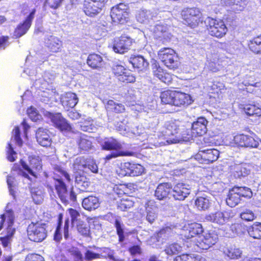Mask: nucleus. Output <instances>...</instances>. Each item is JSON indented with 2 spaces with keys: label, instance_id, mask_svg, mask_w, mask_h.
Instances as JSON below:
<instances>
[{
  "label": "nucleus",
  "instance_id": "obj_1",
  "mask_svg": "<svg viewBox=\"0 0 261 261\" xmlns=\"http://www.w3.org/2000/svg\"><path fill=\"white\" fill-rule=\"evenodd\" d=\"M181 123L179 121L173 120L167 122L165 124V129L163 130L164 139L167 144L179 143L181 141H188L191 140V136L187 132H180Z\"/></svg>",
  "mask_w": 261,
  "mask_h": 261
},
{
  "label": "nucleus",
  "instance_id": "obj_2",
  "mask_svg": "<svg viewBox=\"0 0 261 261\" xmlns=\"http://www.w3.org/2000/svg\"><path fill=\"white\" fill-rule=\"evenodd\" d=\"M0 219V230L3 228L4 223L6 220H7L8 224L7 234L4 237L0 238L3 246L6 247L8 246L11 240V238L15 232V228L12 227L14 220L13 212L11 210H6L5 213L1 215Z\"/></svg>",
  "mask_w": 261,
  "mask_h": 261
},
{
  "label": "nucleus",
  "instance_id": "obj_3",
  "mask_svg": "<svg viewBox=\"0 0 261 261\" xmlns=\"http://www.w3.org/2000/svg\"><path fill=\"white\" fill-rule=\"evenodd\" d=\"M102 148L105 150H112L110 154L106 155L105 160L109 161L118 156H133L134 152L121 151L122 145L117 140L111 138L105 141L102 144Z\"/></svg>",
  "mask_w": 261,
  "mask_h": 261
},
{
  "label": "nucleus",
  "instance_id": "obj_4",
  "mask_svg": "<svg viewBox=\"0 0 261 261\" xmlns=\"http://www.w3.org/2000/svg\"><path fill=\"white\" fill-rule=\"evenodd\" d=\"M158 56L164 65L170 69L175 70L180 65L177 55L171 48L161 49L158 52Z\"/></svg>",
  "mask_w": 261,
  "mask_h": 261
},
{
  "label": "nucleus",
  "instance_id": "obj_5",
  "mask_svg": "<svg viewBox=\"0 0 261 261\" xmlns=\"http://www.w3.org/2000/svg\"><path fill=\"white\" fill-rule=\"evenodd\" d=\"M27 233L29 239L35 242H40L47 236L46 224L43 223H31L27 228Z\"/></svg>",
  "mask_w": 261,
  "mask_h": 261
},
{
  "label": "nucleus",
  "instance_id": "obj_6",
  "mask_svg": "<svg viewBox=\"0 0 261 261\" xmlns=\"http://www.w3.org/2000/svg\"><path fill=\"white\" fill-rule=\"evenodd\" d=\"M80 160L76 159L73 163V169L79 170L75 172L74 178L76 186L82 191H85L89 187L90 182L84 172V165H81Z\"/></svg>",
  "mask_w": 261,
  "mask_h": 261
},
{
  "label": "nucleus",
  "instance_id": "obj_7",
  "mask_svg": "<svg viewBox=\"0 0 261 261\" xmlns=\"http://www.w3.org/2000/svg\"><path fill=\"white\" fill-rule=\"evenodd\" d=\"M205 23L207 24V30L211 36L221 38L226 34L227 31L225 24L222 20L208 17L205 20Z\"/></svg>",
  "mask_w": 261,
  "mask_h": 261
},
{
  "label": "nucleus",
  "instance_id": "obj_8",
  "mask_svg": "<svg viewBox=\"0 0 261 261\" xmlns=\"http://www.w3.org/2000/svg\"><path fill=\"white\" fill-rule=\"evenodd\" d=\"M110 15L113 22L123 24L128 19V7L123 3H120L112 7Z\"/></svg>",
  "mask_w": 261,
  "mask_h": 261
},
{
  "label": "nucleus",
  "instance_id": "obj_9",
  "mask_svg": "<svg viewBox=\"0 0 261 261\" xmlns=\"http://www.w3.org/2000/svg\"><path fill=\"white\" fill-rule=\"evenodd\" d=\"M182 15L186 22L192 28L195 27L203 21L202 13L197 8H187L182 11Z\"/></svg>",
  "mask_w": 261,
  "mask_h": 261
},
{
  "label": "nucleus",
  "instance_id": "obj_10",
  "mask_svg": "<svg viewBox=\"0 0 261 261\" xmlns=\"http://www.w3.org/2000/svg\"><path fill=\"white\" fill-rule=\"evenodd\" d=\"M233 216L234 214L231 210H227L211 213L205 216V219L215 224L222 225Z\"/></svg>",
  "mask_w": 261,
  "mask_h": 261
},
{
  "label": "nucleus",
  "instance_id": "obj_11",
  "mask_svg": "<svg viewBox=\"0 0 261 261\" xmlns=\"http://www.w3.org/2000/svg\"><path fill=\"white\" fill-rule=\"evenodd\" d=\"M233 141L238 145L241 147L256 148L261 149V141L255 139L249 135H238L234 137Z\"/></svg>",
  "mask_w": 261,
  "mask_h": 261
},
{
  "label": "nucleus",
  "instance_id": "obj_12",
  "mask_svg": "<svg viewBox=\"0 0 261 261\" xmlns=\"http://www.w3.org/2000/svg\"><path fill=\"white\" fill-rule=\"evenodd\" d=\"M218 238L214 232L205 233L203 235L198 236L196 238L195 244L200 249L207 250L215 245Z\"/></svg>",
  "mask_w": 261,
  "mask_h": 261
},
{
  "label": "nucleus",
  "instance_id": "obj_13",
  "mask_svg": "<svg viewBox=\"0 0 261 261\" xmlns=\"http://www.w3.org/2000/svg\"><path fill=\"white\" fill-rule=\"evenodd\" d=\"M219 151L216 149H206L200 150L195 159L200 163L208 164L217 160Z\"/></svg>",
  "mask_w": 261,
  "mask_h": 261
},
{
  "label": "nucleus",
  "instance_id": "obj_14",
  "mask_svg": "<svg viewBox=\"0 0 261 261\" xmlns=\"http://www.w3.org/2000/svg\"><path fill=\"white\" fill-rule=\"evenodd\" d=\"M47 117H49L55 126L61 131L69 132L71 130V126L68 123L67 121L64 118L61 114L60 113H52L46 112L45 114Z\"/></svg>",
  "mask_w": 261,
  "mask_h": 261
},
{
  "label": "nucleus",
  "instance_id": "obj_15",
  "mask_svg": "<svg viewBox=\"0 0 261 261\" xmlns=\"http://www.w3.org/2000/svg\"><path fill=\"white\" fill-rule=\"evenodd\" d=\"M29 166L22 161H20V164L24 170L28 172V173L36 177V172L39 171L42 169L41 161L38 156H30Z\"/></svg>",
  "mask_w": 261,
  "mask_h": 261
},
{
  "label": "nucleus",
  "instance_id": "obj_16",
  "mask_svg": "<svg viewBox=\"0 0 261 261\" xmlns=\"http://www.w3.org/2000/svg\"><path fill=\"white\" fill-rule=\"evenodd\" d=\"M191 193L189 185L178 183L171 189V196L175 200H184Z\"/></svg>",
  "mask_w": 261,
  "mask_h": 261
},
{
  "label": "nucleus",
  "instance_id": "obj_17",
  "mask_svg": "<svg viewBox=\"0 0 261 261\" xmlns=\"http://www.w3.org/2000/svg\"><path fill=\"white\" fill-rule=\"evenodd\" d=\"M208 121L204 117H199L197 119V121L194 122L192 125V129L191 130H189L187 133L189 134L190 132H191V134L189 135L191 136V139L193 137L201 136L205 134L207 132L206 125Z\"/></svg>",
  "mask_w": 261,
  "mask_h": 261
},
{
  "label": "nucleus",
  "instance_id": "obj_18",
  "mask_svg": "<svg viewBox=\"0 0 261 261\" xmlns=\"http://www.w3.org/2000/svg\"><path fill=\"white\" fill-rule=\"evenodd\" d=\"M113 70L117 76L118 80L122 82L134 83L136 81V77L132 72L125 69L122 65H115L113 68Z\"/></svg>",
  "mask_w": 261,
  "mask_h": 261
},
{
  "label": "nucleus",
  "instance_id": "obj_19",
  "mask_svg": "<svg viewBox=\"0 0 261 261\" xmlns=\"http://www.w3.org/2000/svg\"><path fill=\"white\" fill-rule=\"evenodd\" d=\"M203 232L201 224L192 223L185 225L182 229L181 235L187 239L200 236Z\"/></svg>",
  "mask_w": 261,
  "mask_h": 261
},
{
  "label": "nucleus",
  "instance_id": "obj_20",
  "mask_svg": "<svg viewBox=\"0 0 261 261\" xmlns=\"http://www.w3.org/2000/svg\"><path fill=\"white\" fill-rule=\"evenodd\" d=\"M132 44V40L127 36H121L115 39L113 45V50L117 53L123 54L126 52Z\"/></svg>",
  "mask_w": 261,
  "mask_h": 261
},
{
  "label": "nucleus",
  "instance_id": "obj_21",
  "mask_svg": "<svg viewBox=\"0 0 261 261\" xmlns=\"http://www.w3.org/2000/svg\"><path fill=\"white\" fill-rule=\"evenodd\" d=\"M121 168L125 172V175L136 176L141 175L144 171V168L139 164L125 162L121 164Z\"/></svg>",
  "mask_w": 261,
  "mask_h": 261
},
{
  "label": "nucleus",
  "instance_id": "obj_22",
  "mask_svg": "<svg viewBox=\"0 0 261 261\" xmlns=\"http://www.w3.org/2000/svg\"><path fill=\"white\" fill-rule=\"evenodd\" d=\"M36 10H32L30 14L27 17L22 23L19 24L16 28L14 35L16 38H19L24 35L30 28L32 22L34 18Z\"/></svg>",
  "mask_w": 261,
  "mask_h": 261
},
{
  "label": "nucleus",
  "instance_id": "obj_23",
  "mask_svg": "<svg viewBox=\"0 0 261 261\" xmlns=\"http://www.w3.org/2000/svg\"><path fill=\"white\" fill-rule=\"evenodd\" d=\"M167 30L166 26L160 24H156L151 29L154 38L163 41V42L169 41L172 36L171 34L167 31Z\"/></svg>",
  "mask_w": 261,
  "mask_h": 261
},
{
  "label": "nucleus",
  "instance_id": "obj_24",
  "mask_svg": "<svg viewBox=\"0 0 261 261\" xmlns=\"http://www.w3.org/2000/svg\"><path fill=\"white\" fill-rule=\"evenodd\" d=\"M44 43L45 46L48 47L50 51L54 53L59 51L62 45V42L59 39L51 35L45 36Z\"/></svg>",
  "mask_w": 261,
  "mask_h": 261
},
{
  "label": "nucleus",
  "instance_id": "obj_25",
  "mask_svg": "<svg viewBox=\"0 0 261 261\" xmlns=\"http://www.w3.org/2000/svg\"><path fill=\"white\" fill-rule=\"evenodd\" d=\"M92 140L93 138L90 137L81 133L79 134L76 142L80 150L83 151H89L92 150L93 148Z\"/></svg>",
  "mask_w": 261,
  "mask_h": 261
},
{
  "label": "nucleus",
  "instance_id": "obj_26",
  "mask_svg": "<svg viewBox=\"0 0 261 261\" xmlns=\"http://www.w3.org/2000/svg\"><path fill=\"white\" fill-rule=\"evenodd\" d=\"M171 184L168 182L160 184L157 187L155 193V197L160 200H164L171 193Z\"/></svg>",
  "mask_w": 261,
  "mask_h": 261
},
{
  "label": "nucleus",
  "instance_id": "obj_27",
  "mask_svg": "<svg viewBox=\"0 0 261 261\" xmlns=\"http://www.w3.org/2000/svg\"><path fill=\"white\" fill-rule=\"evenodd\" d=\"M36 137L38 143L42 146L47 147L51 144V139L48 130L42 127L39 128L36 133Z\"/></svg>",
  "mask_w": 261,
  "mask_h": 261
},
{
  "label": "nucleus",
  "instance_id": "obj_28",
  "mask_svg": "<svg viewBox=\"0 0 261 261\" xmlns=\"http://www.w3.org/2000/svg\"><path fill=\"white\" fill-rule=\"evenodd\" d=\"M55 79V74L54 73L45 72L43 79H39L35 80V86L41 90L48 89L49 83H51Z\"/></svg>",
  "mask_w": 261,
  "mask_h": 261
},
{
  "label": "nucleus",
  "instance_id": "obj_29",
  "mask_svg": "<svg viewBox=\"0 0 261 261\" xmlns=\"http://www.w3.org/2000/svg\"><path fill=\"white\" fill-rule=\"evenodd\" d=\"M156 16V13L149 10L142 9L139 10L136 14L137 21L141 23H149L153 18Z\"/></svg>",
  "mask_w": 261,
  "mask_h": 261
},
{
  "label": "nucleus",
  "instance_id": "obj_30",
  "mask_svg": "<svg viewBox=\"0 0 261 261\" xmlns=\"http://www.w3.org/2000/svg\"><path fill=\"white\" fill-rule=\"evenodd\" d=\"M191 103V99L190 95L174 91L173 106L179 107L185 105H188Z\"/></svg>",
  "mask_w": 261,
  "mask_h": 261
},
{
  "label": "nucleus",
  "instance_id": "obj_31",
  "mask_svg": "<svg viewBox=\"0 0 261 261\" xmlns=\"http://www.w3.org/2000/svg\"><path fill=\"white\" fill-rule=\"evenodd\" d=\"M56 190L62 201L66 203L68 201V193L65 184L61 179H57L55 181Z\"/></svg>",
  "mask_w": 261,
  "mask_h": 261
},
{
  "label": "nucleus",
  "instance_id": "obj_32",
  "mask_svg": "<svg viewBox=\"0 0 261 261\" xmlns=\"http://www.w3.org/2000/svg\"><path fill=\"white\" fill-rule=\"evenodd\" d=\"M101 7V6L96 5L93 2L85 0L83 9L87 15L92 17L100 12Z\"/></svg>",
  "mask_w": 261,
  "mask_h": 261
},
{
  "label": "nucleus",
  "instance_id": "obj_33",
  "mask_svg": "<svg viewBox=\"0 0 261 261\" xmlns=\"http://www.w3.org/2000/svg\"><path fill=\"white\" fill-rule=\"evenodd\" d=\"M129 62L134 68L142 71L146 70L149 66V62L142 56H135L130 59Z\"/></svg>",
  "mask_w": 261,
  "mask_h": 261
},
{
  "label": "nucleus",
  "instance_id": "obj_34",
  "mask_svg": "<svg viewBox=\"0 0 261 261\" xmlns=\"http://www.w3.org/2000/svg\"><path fill=\"white\" fill-rule=\"evenodd\" d=\"M61 102L64 107L72 108L77 103L78 98L75 93L68 92L63 96Z\"/></svg>",
  "mask_w": 261,
  "mask_h": 261
},
{
  "label": "nucleus",
  "instance_id": "obj_35",
  "mask_svg": "<svg viewBox=\"0 0 261 261\" xmlns=\"http://www.w3.org/2000/svg\"><path fill=\"white\" fill-rule=\"evenodd\" d=\"M82 205L85 210L88 211L95 210L99 206V199L95 196H90L83 199Z\"/></svg>",
  "mask_w": 261,
  "mask_h": 261
},
{
  "label": "nucleus",
  "instance_id": "obj_36",
  "mask_svg": "<svg viewBox=\"0 0 261 261\" xmlns=\"http://www.w3.org/2000/svg\"><path fill=\"white\" fill-rule=\"evenodd\" d=\"M87 64L93 69H98L102 66L103 60L102 57L97 54H93L89 55L87 60Z\"/></svg>",
  "mask_w": 261,
  "mask_h": 261
},
{
  "label": "nucleus",
  "instance_id": "obj_37",
  "mask_svg": "<svg viewBox=\"0 0 261 261\" xmlns=\"http://www.w3.org/2000/svg\"><path fill=\"white\" fill-rule=\"evenodd\" d=\"M223 253L229 259H237L241 257L243 252L239 248L233 245L225 248Z\"/></svg>",
  "mask_w": 261,
  "mask_h": 261
},
{
  "label": "nucleus",
  "instance_id": "obj_38",
  "mask_svg": "<svg viewBox=\"0 0 261 261\" xmlns=\"http://www.w3.org/2000/svg\"><path fill=\"white\" fill-rule=\"evenodd\" d=\"M195 204L199 211L208 210L211 205L210 197L207 196L198 197L195 201Z\"/></svg>",
  "mask_w": 261,
  "mask_h": 261
},
{
  "label": "nucleus",
  "instance_id": "obj_39",
  "mask_svg": "<svg viewBox=\"0 0 261 261\" xmlns=\"http://www.w3.org/2000/svg\"><path fill=\"white\" fill-rule=\"evenodd\" d=\"M174 261H206V259L200 255L183 254L177 256Z\"/></svg>",
  "mask_w": 261,
  "mask_h": 261
},
{
  "label": "nucleus",
  "instance_id": "obj_40",
  "mask_svg": "<svg viewBox=\"0 0 261 261\" xmlns=\"http://www.w3.org/2000/svg\"><path fill=\"white\" fill-rule=\"evenodd\" d=\"M249 236L255 239H261V223L256 222L247 229Z\"/></svg>",
  "mask_w": 261,
  "mask_h": 261
},
{
  "label": "nucleus",
  "instance_id": "obj_41",
  "mask_svg": "<svg viewBox=\"0 0 261 261\" xmlns=\"http://www.w3.org/2000/svg\"><path fill=\"white\" fill-rule=\"evenodd\" d=\"M174 229H175V227L174 226H166L164 228H163L158 233V238L159 239H162V242H163L164 240H166L169 237L172 236L173 234L175 233Z\"/></svg>",
  "mask_w": 261,
  "mask_h": 261
},
{
  "label": "nucleus",
  "instance_id": "obj_42",
  "mask_svg": "<svg viewBox=\"0 0 261 261\" xmlns=\"http://www.w3.org/2000/svg\"><path fill=\"white\" fill-rule=\"evenodd\" d=\"M248 46L250 50L255 54L261 53V35L258 36L251 40Z\"/></svg>",
  "mask_w": 261,
  "mask_h": 261
},
{
  "label": "nucleus",
  "instance_id": "obj_43",
  "mask_svg": "<svg viewBox=\"0 0 261 261\" xmlns=\"http://www.w3.org/2000/svg\"><path fill=\"white\" fill-rule=\"evenodd\" d=\"M243 109L245 113L249 116H261V109L254 105H246Z\"/></svg>",
  "mask_w": 261,
  "mask_h": 261
},
{
  "label": "nucleus",
  "instance_id": "obj_44",
  "mask_svg": "<svg viewBox=\"0 0 261 261\" xmlns=\"http://www.w3.org/2000/svg\"><path fill=\"white\" fill-rule=\"evenodd\" d=\"M241 198L237 193L233 191L232 189L229 192L228 197L226 200L227 204L231 207H234L240 201Z\"/></svg>",
  "mask_w": 261,
  "mask_h": 261
},
{
  "label": "nucleus",
  "instance_id": "obj_45",
  "mask_svg": "<svg viewBox=\"0 0 261 261\" xmlns=\"http://www.w3.org/2000/svg\"><path fill=\"white\" fill-rule=\"evenodd\" d=\"M106 108L109 111L117 113H122L125 110L124 105L121 103H117L113 100H109L107 101Z\"/></svg>",
  "mask_w": 261,
  "mask_h": 261
},
{
  "label": "nucleus",
  "instance_id": "obj_46",
  "mask_svg": "<svg viewBox=\"0 0 261 261\" xmlns=\"http://www.w3.org/2000/svg\"><path fill=\"white\" fill-rule=\"evenodd\" d=\"M233 170L234 176L238 178L245 177L250 173V170L243 165H236L233 167Z\"/></svg>",
  "mask_w": 261,
  "mask_h": 261
},
{
  "label": "nucleus",
  "instance_id": "obj_47",
  "mask_svg": "<svg viewBox=\"0 0 261 261\" xmlns=\"http://www.w3.org/2000/svg\"><path fill=\"white\" fill-rule=\"evenodd\" d=\"M137 130L136 131H135V130H130L129 128L127 126L124 125L122 123V124H120L118 126V130L120 132V134L123 136H125L127 137H130L132 136V135L139 136L141 134H142V132L141 131H138V127H137Z\"/></svg>",
  "mask_w": 261,
  "mask_h": 261
},
{
  "label": "nucleus",
  "instance_id": "obj_48",
  "mask_svg": "<svg viewBox=\"0 0 261 261\" xmlns=\"http://www.w3.org/2000/svg\"><path fill=\"white\" fill-rule=\"evenodd\" d=\"M174 91H165L161 93L160 95L162 103L173 105V96Z\"/></svg>",
  "mask_w": 261,
  "mask_h": 261
},
{
  "label": "nucleus",
  "instance_id": "obj_49",
  "mask_svg": "<svg viewBox=\"0 0 261 261\" xmlns=\"http://www.w3.org/2000/svg\"><path fill=\"white\" fill-rule=\"evenodd\" d=\"M233 191L237 193L240 198L241 197H251L252 192L251 190L245 187H234L233 188Z\"/></svg>",
  "mask_w": 261,
  "mask_h": 261
},
{
  "label": "nucleus",
  "instance_id": "obj_50",
  "mask_svg": "<svg viewBox=\"0 0 261 261\" xmlns=\"http://www.w3.org/2000/svg\"><path fill=\"white\" fill-rule=\"evenodd\" d=\"M115 226L116 228L117 233L119 237V240L122 242L124 240V225L122 222L121 219L119 218H117L115 219L114 222Z\"/></svg>",
  "mask_w": 261,
  "mask_h": 261
},
{
  "label": "nucleus",
  "instance_id": "obj_51",
  "mask_svg": "<svg viewBox=\"0 0 261 261\" xmlns=\"http://www.w3.org/2000/svg\"><path fill=\"white\" fill-rule=\"evenodd\" d=\"M164 251L167 254L172 255L180 252L182 251V247L177 243H172L167 246Z\"/></svg>",
  "mask_w": 261,
  "mask_h": 261
},
{
  "label": "nucleus",
  "instance_id": "obj_52",
  "mask_svg": "<svg viewBox=\"0 0 261 261\" xmlns=\"http://www.w3.org/2000/svg\"><path fill=\"white\" fill-rule=\"evenodd\" d=\"M78 232L82 236L88 237L90 234V228L88 225L83 221H81L75 224Z\"/></svg>",
  "mask_w": 261,
  "mask_h": 261
},
{
  "label": "nucleus",
  "instance_id": "obj_53",
  "mask_svg": "<svg viewBox=\"0 0 261 261\" xmlns=\"http://www.w3.org/2000/svg\"><path fill=\"white\" fill-rule=\"evenodd\" d=\"M134 202L130 198H123L118 203V207L121 211H125L134 205Z\"/></svg>",
  "mask_w": 261,
  "mask_h": 261
},
{
  "label": "nucleus",
  "instance_id": "obj_54",
  "mask_svg": "<svg viewBox=\"0 0 261 261\" xmlns=\"http://www.w3.org/2000/svg\"><path fill=\"white\" fill-rule=\"evenodd\" d=\"M230 229L232 232L238 235H241L245 231V226L240 223L233 224L230 226Z\"/></svg>",
  "mask_w": 261,
  "mask_h": 261
},
{
  "label": "nucleus",
  "instance_id": "obj_55",
  "mask_svg": "<svg viewBox=\"0 0 261 261\" xmlns=\"http://www.w3.org/2000/svg\"><path fill=\"white\" fill-rule=\"evenodd\" d=\"M240 218L246 221H252L255 219V217L252 211L245 210L240 214Z\"/></svg>",
  "mask_w": 261,
  "mask_h": 261
},
{
  "label": "nucleus",
  "instance_id": "obj_56",
  "mask_svg": "<svg viewBox=\"0 0 261 261\" xmlns=\"http://www.w3.org/2000/svg\"><path fill=\"white\" fill-rule=\"evenodd\" d=\"M69 213L71 218V222L73 225H75V224L81 221V215L75 210L70 208L69 210Z\"/></svg>",
  "mask_w": 261,
  "mask_h": 261
},
{
  "label": "nucleus",
  "instance_id": "obj_57",
  "mask_svg": "<svg viewBox=\"0 0 261 261\" xmlns=\"http://www.w3.org/2000/svg\"><path fill=\"white\" fill-rule=\"evenodd\" d=\"M7 182L8 186V188L9 190L10 194L13 196V197L15 196V192L14 191L13 188L16 186V181L14 177L12 176H8L7 179Z\"/></svg>",
  "mask_w": 261,
  "mask_h": 261
},
{
  "label": "nucleus",
  "instance_id": "obj_58",
  "mask_svg": "<svg viewBox=\"0 0 261 261\" xmlns=\"http://www.w3.org/2000/svg\"><path fill=\"white\" fill-rule=\"evenodd\" d=\"M63 0H45L44 7L48 6L49 8L56 9L59 8Z\"/></svg>",
  "mask_w": 261,
  "mask_h": 261
},
{
  "label": "nucleus",
  "instance_id": "obj_59",
  "mask_svg": "<svg viewBox=\"0 0 261 261\" xmlns=\"http://www.w3.org/2000/svg\"><path fill=\"white\" fill-rule=\"evenodd\" d=\"M27 114L30 119L34 121H36L39 120L41 117L37 110L32 107H31L28 109Z\"/></svg>",
  "mask_w": 261,
  "mask_h": 261
},
{
  "label": "nucleus",
  "instance_id": "obj_60",
  "mask_svg": "<svg viewBox=\"0 0 261 261\" xmlns=\"http://www.w3.org/2000/svg\"><path fill=\"white\" fill-rule=\"evenodd\" d=\"M92 120L91 118H88V120L85 122H80L79 125L82 130L84 132H90L92 130Z\"/></svg>",
  "mask_w": 261,
  "mask_h": 261
},
{
  "label": "nucleus",
  "instance_id": "obj_61",
  "mask_svg": "<svg viewBox=\"0 0 261 261\" xmlns=\"http://www.w3.org/2000/svg\"><path fill=\"white\" fill-rule=\"evenodd\" d=\"M14 138V140L18 146L22 144V140L20 137V129L19 127L16 126L13 130L12 139Z\"/></svg>",
  "mask_w": 261,
  "mask_h": 261
},
{
  "label": "nucleus",
  "instance_id": "obj_62",
  "mask_svg": "<svg viewBox=\"0 0 261 261\" xmlns=\"http://www.w3.org/2000/svg\"><path fill=\"white\" fill-rule=\"evenodd\" d=\"M100 257L99 254L94 253L90 250H87L85 253V259L87 261H91Z\"/></svg>",
  "mask_w": 261,
  "mask_h": 261
},
{
  "label": "nucleus",
  "instance_id": "obj_63",
  "mask_svg": "<svg viewBox=\"0 0 261 261\" xmlns=\"http://www.w3.org/2000/svg\"><path fill=\"white\" fill-rule=\"evenodd\" d=\"M7 159L10 162H14L15 160L16 152L13 150L12 145L8 143L7 148Z\"/></svg>",
  "mask_w": 261,
  "mask_h": 261
},
{
  "label": "nucleus",
  "instance_id": "obj_64",
  "mask_svg": "<svg viewBox=\"0 0 261 261\" xmlns=\"http://www.w3.org/2000/svg\"><path fill=\"white\" fill-rule=\"evenodd\" d=\"M157 218V214L154 211L149 208L147 209L146 220L148 222L152 223Z\"/></svg>",
  "mask_w": 261,
  "mask_h": 261
}]
</instances>
